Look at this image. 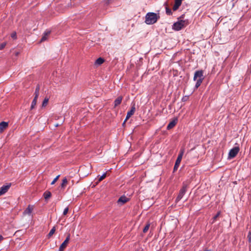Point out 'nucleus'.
Listing matches in <instances>:
<instances>
[{
  "mask_svg": "<svg viewBox=\"0 0 251 251\" xmlns=\"http://www.w3.org/2000/svg\"><path fill=\"white\" fill-rule=\"evenodd\" d=\"M145 18V23L147 24L152 25L157 21L159 16L155 13L149 12L146 14Z\"/></svg>",
  "mask_w": 251,
  "mask_h": 251,
  "instance_id": "f257e3e1",
  "label": "nucleus"
},
{
  "mask_svg": "<svg viewBox=\"0 0 251 251\" xmlns=\"http://www.w3.org/2000/svg\"><path fill=\"white\" fill-rule=\"evenodd\" d=\"M188 186V185L187 183H186L185 182L183 183L182 187L180 190L179 194H178L177 198H176V202L179 201L182 198L183 196L184 195V194H185V193L187 191Z\"/></svg>",
  "mask_w": 251,
  "mask_h": 251,
  "instance_id": "f03ea898",
  "label": "nucleus"
},
{
  "mask_svg": "<svg viewBox=\"0 0 251 251\" xmlns=\"http://www.w3.org/2000/svg\"><path fill=\"white\" fill-rule=\"evenodd\" d=\"M187 25L185 21L180 20L174 24L173 28L177 31H178L183 28Z\"/></svg>",
  "mask_w": 251,
  "mask_h": 251,
  "instance_id": "7ed1b4c3",
  "label": "nucleus"
},
{
  "mask_svg": "<svg viewBox=\"0 0 251 251\" xmlns=\"http://www.w3.org/2000/svg\"><path fill=\"white\" fill-rule=\"evenodd\" d=\"M239 151L238 147H234L231 149L228 153V158H233L235 157Z\"/></svg>",
  "mask_w": 251,
  "mask_h": 251,
  "instance_id": "20e7f679",
  "label": "nucleus"
},
{
  "mask_svg": "<svg viewBox=\"0 0 251 251\" xmlns=\"http://www.w3.org/2000/svg\"><path fill=\"white\" fill-rule=\"evenodd\" d=\"M70 239V234H69L66 237L65 241L62 243V244L60 245L59 249V251H63L64 249L67 247V244L69 243V241Z\"/></svg>",
  "mask_w": 251,
  "mask_h": 251,
  "instance_id": "39448f33",
  "label": "nucleus"
},
{
  "mask_svg": "<svg viewBox=\"0 0 251 251\" xmlns=\"http://www.w3.org/2000/svg\"><path fill=\"white\" fill-rule=\"evenodd\" d=\"M135 111V106H134V105L133 106H132V107H131V108L130 110V111H129L127 112V115H126V119H125V121H124V124H125V122H126V121L127 119H128L130 117H131V116H132V115L134 114V113Z\"/></svg>",
  "mask_w": 251,
  "mask_h": 251,
  "instance_id": "423d86ee",
  "label": "nucleus"
},
{
  "mask_svg": "<svg viewBox=\"0 0 251 251\" xmlns=\"http://www.w3.org/2000/svg\"><path fill=\"white\" fill-rule=\"evenodd\" d=\"M198 78H203V71H197L195 73L194 76V80H196Z\"/></svg>",
  "mask_w": 251,
  "mask_h": 251,
  "instance_id": "0eeeda50",
  "label": "nucleus"
},
{
  "mask_svg": "<svg viewBox=\"0 0 251 251\" xmlns=\"http://www.w3.org/2000/svg\"><path fill=\"white\" fill-rule=\"evenodd\" d=\"M10 184L3 185L0 188V196L4 194L7 192L10 187Z\"/></svg>",
  "mask_w": 251,
  "mask_h": 251,
  "instance_id": "6e6552de",
  "label": "nucleus"
},
{
  "mask_svg": "<svg viewBox=\"0 0 251 251\" xmlns=\"http://www.w3.org/2000/svg\"><path fill=\"white\" fill-rule=\"evenodd\" d=\"M129 201V199L125 196H121L118 200V203L120 204H124Z\"/></svg>",
  "mask_w": 251,
  "mask_h": 251,
  "instance_id": "1a4fd4ad",
  "label": "nucleus"
},
{
  "mask_svg": "<svg viewBox=\"0 0 251 251\" xmlns=\"http://www.w3.org/2000/svg\"><path fill=\"white\" fill-rule=\"evenodd\" d=\"M182 1L180 0H175L174 5L173 7V11L177 10L181 5Z\"/></svg>",
  "mask_w": 251,
  "mask_h": 251,
  "instance_id": "9d476101",
  "label": "nucleus"
},
{
  "mask_svg": "<svg viewBox=\"0 0 251 251\" xmlns=\"http://www.w3.org/2000/svg\"><path fill=\"white\" fill-rule=\"evenodd\" d=\"M8 126V123L2 122L0 123V133H2Z\"/></svg>",
  "mask_w": 251,
  "mask_h": 251,
  "instance_id": "9b49d317",
  "label": "nucleus"
},
{
  "mask_svg": "<svg viewBox=\"0 0 251 251\" xmlns=\"http://www.w3.org/2000/svg\"><path fill=\"white\" fill-rule=\"evenodd\" d=\"M181 159H182V158L180 157V156H177V158L176 160V163H175V166H174V171H175L176 170H177L179 166V164L181 162Z\"/></svg>",
  "mask_w": 251,
  "mask_h": 251,
  "instance_id": "f8f14e48",
  "label": "nucleus"
},
{
  "mask_svg": "<svg viewBox=\"0 0 251 251\" xmlns=\"http://www.w3.org/2000/svg\"><path fill=\"white\" fill-rule=\"evenodd\" d=\"M177 120H173L167 126V129L169 130L173 128L176 124Z\"/></svg>",
  "mask_w": 251,
  "mask_h": 251,
  "instance_id": "ddd939ff",
  "label": "nucleus"
},
{
  "mask_svg": "<svg viewBox=\"0 0 251 251\" xmlns=\"http://www.w3.org/2000/svg\"><path fill=\"white\" fill-rule=\"evenodd\" d=\"M33 210V207L29 205L28 207L25 210L24 213V214L30 215Z\"/></svg>",
  "mask_w": 251,
  "mask_h": 251,
  "instance_id": "4468645a",
  "label": "nucleus"
},
{
  "mask_svg": "<svg viewBox=\"0 0 251 251\" xmlns=\"http://www.w3.org/2000/svg\"><path fill=\"white\" fill-rule=\"evenodd\" d=\"M122 100V97H118L114 101V105L115 107L118 106L119 105Z\"/></svg>",
  "mask_w": 251,
  "mask_h": 251,
  "instance_id": "2eb2a0df",
  "label": "nucleus"
},
{
  "mask_svg": "<svg viewBox=\"0 0 251 251\" xmlns=\"http://www.w3.org/2000/svg\"><path fill=\"white\" fill-rule=\"evenodd\" d=\"M50 31H48L45 32L44 35L41 38V41L44 42L47 39L48 36L50 34Z\"/></svg>",
  "mask_w": 251,
  "mask_h": 251,
  "instance_id": "dca6fc26",
  "label": "nucleus"
},
{
  "mask_svg": "<svg viewBox=\"0 0 251 251\" xmlns=\"http://www.w3.org/2000/svg\"><path fill=\"white\" fill-rule=\"evenodd\" d=\"M104 60L103 58L100 57L98 58L95 61V65H100L104 62Z\"/></svg>",
  "mask_w": 251,
  "mask_h": 251,
  "instance_id": "f3484780",
  "label": "nucleus"
},
{
  "mask_svg": "<svg viewBox=\"0 0 251 251\" xmlns=\"http://www.w3.org/2000/svg\"><path fill=\"white\" fill-rule=\"evenodd\" d=\"M196 80L197 81V82H196V83L195 85V88H198L201 85V83H202L203 78H198Z\"/></svg>",
  "mask_w": 251,
  "mask_h": 251,
  "instance_id": "a211bd4d",
  "label": "nucleus"
},
{
  "mask_svg": "<svg viewBox=\"0 0 251 251\" xmlns=\"http://www.w3.org/2000/svg\"><path fill=\"white\" fill-rule=\"evenodd\" d=\"M39 89H40V87L39 86H38L35 89V93H34L35 97L34 98H35V99H38V96L39 95Z\"/></svg>",
  "mask_w": 251,
  "mask_h": 251,
  "instance_id": "6ab92c4d",
  "label": "nucleus"
},
{
  "mask_svg": "<svg viewBox=\"0 0 251 251\" xmlns=\"http://www.w3.org/2000/svg\"><path fill=\"white\" fill-rule=\"evenodd\" d=\"M55 226H53L51 229L50 230V232L49 233L48 235V238H50L55 232Z\"/></svg>",
  "mask_w": 251,
  "mask_h": 251,
  "instance_id": "aec40b11",
  "label": "nucleus"
},
{
  "mask_svg": "<svg viewBox=\"0 0 251 251\" xmlns=\"http://www.w3.org/2000/svg\"><path fill=\"white\" fill-rule=\"evenodd\" d=\"M49 100V98H45V99L44 100L43 102H42V106L43 107H46L48 103Z\"/></svg>",
  "mask_w": 251,
  "mask_h": 251,
  "instance_id": "412c9836",
  "label": "nucleus"
},
{
  "mask_svg": "<svg viewBox=\"0 0 251 251\" xmlns=\"http://www.w3.org/2000/svg\"><path fill=\"white\" fill-rule=\"evenodd\" d=\"M44 198L47 200L51 197V193L49 191H46L44 194Z\"/></svg>",
  "mask_w": 251,
  "mask_h": 251,
  "instance_id": "4be33fe9",
  "label": "nucleus"
},
{
  "mask_svg": "<svg viewBox=\"0 0 251 251\" xmlns=\"http://www.w3.org/2000/svg\"><path fill=\"white\" fill-rule=\"evenodd\" d=\"M67 182H68V181H67V178H64L62 180V183L61 184V188H64L66 186V184H67Z\"/></svg>",
  "mask_w": 251,
  "mask_h": 251,
  "instance_id": "5701e85b",
  "label": "nucleus"
},
{
  "mask_svg": "<svg viewBox=\"0 0 251 251\" xmlns=\"http://www.w3.org/2000/svg\"><path fill=\"white\" fill-rule=\"evenodd\" d=\"M37 101V99H35V98H34V99L32 100V103H31V107H30L31 109H33L34 108L36 104Z\"/></svg>",
  "mask_w": 251,
  "mask_h": 251,
  "instance_id": "b1692460",
  "label": "nucleus"
},
{
  "mask_svg": "<svg viewBox=\"0 0 251 251\" xmlns=\"http://www.w3.org/2000/svg\"><path fill=\"white\" fill-rule=\"evenodd\" d=\"M166 13L168 15H172V12L171 11V9H170L168 7H166Z\"/></svg>",
  "mask_w": 251,
  "mask_h": 251,
  "instance_id": "393cba45",
  "label": "nucleus"
},
{
  "mask_svg": "<svg viewBox=\"0 0 251 251\" xmlns=\"http://www.w3.org/2000/svg\"><path fill=\"white\" fill-rule=\"evenodd\" d=\"M150 226V224H147L143 229V232H144V233L147 232L149 229Z\"/></svg>",
  "mask_w": 251,
  "mask_h": 251,
  "instance_id": "a878e982",
  "label": "nucleus"
},
{
  "mask_svg": "<svg viewBox=\"0 0 251 251\" xmlns=\"http://www.w3.org/2000/svg\"><path fill=\"white\" fill-rule=\"evenodd\" d=\"M184 151H185V150L184 148H181L178 156H180L181 158H182V156L184 153Z\"/></svg>",
  "mask_w": 251,
  "mask_h": 251,
  "instance_id": "bb28decb",
  "label": "nucleus"
},
{
  "mask_svg": "<svg viewBox=\"0 0 251 251\" xmlns=\"http://www.w3.org/2000/svg\"><path fill=\"white\" fill-rule=\"evenodd\" d=\"M220 214V212H218L216 215H215L213 218V221H212V223L215 222V221H216L217 218L219 216Z\"/></svg>",
  "mask_w": 251,
  "mask_h": 251,
  "instance_id": "cd10ccee",
  "label": "nucleus"
},
{
  "mask_svg": "<svg viewBox=\"0 0 251 251\" xmlns=\"http://www.w3.org/2000/svg\"><path fill=\"white\" fill-rule=\"evenodd\" d=\"M106 176V173H104L101 176H100L99 178V181H101L104 178H105Z\"/></svg>",
  "mask_w": 251,
  "mask_h": 251,
  "instance_id": "c85d7f7f",
  "label": "nucleus"
},
{
  "mask_svg": "<svg viewBox=\"0 0 251 251\" xmlns=\"http://www.w3.org/2000/svg\"><path fill=\"white\" fill-rule=\"evenodd\" d=\"M60 176V175H58L53 180V181L51 182V185H53L56 182V181L58 180V178Z\"/></svg>",
  "mask_w": 251,
  "mask_h": 251,
  "instance_id": "c756f323",
  "label": "nucleus"
},
{
  "mask_svg": "<svg viewBox=\"0 0 251 251\" xmlns=\"http://www.w3.org/2000/svg\"><path fill=\"white\" fill-rule=\"evenodd\" d=\"M11 37L13 39H16L17 38L16 32H13V33H12L11 34Z\"/></svg>",
  "mask_w": 251,
  "mask_h": 251,
  "instance_id": "7c9ffc66",
  "label": "nucleus"
},
{
  "mask_svg": "<svg viewBox=\"0 0 251 251\" xmlns=\"http://www.w3.org/2000/svg\"><path fill=\"white\" fill-rule=\"evenodd\" d=\"M6 45V43H3L0 44V50H1L3 49H4V47H5Z\"/></svg>",
  "mask_w": 251,
  "mask_h": 251,
  "instance_id": "2f4dec72",
  "label": "nucleus"
},
{
  "mask_svg": "<svg viewBox=\"0 0 251 251\" xmlns=\"http://www.w3.org/2000/svg\"><path fill=\"white\" fill-rule=\"evenodd\" d=\"M68 211H69V208H68V207H66V208H65L64 209V211H63V214L64 215H66V214L68 213Z\"/></svg>",
  "mask_w": 251,
  "mask_h": 251,
  "instance_id": "473e14b6",
  "label": "nucleus"
},
{
  "mask_svg": "<svg viewBox=\"0 0 251 251\" xmlns=\"http://www.w3.org/2000/svg\"><path fill=\"white\" fill-rule=\"evenodd\" d=\"M188 99V96H184L182 98V100L183 101H187Z\"/></svg>",
  "mask_w": 251,
  "mask_h": 251,
  "instance_id": "72a5a7b5",
  "label": "nucleus"
},
{
  "mask_svg": "<svg viewBox=\"0 0 251 251\" xmlns=\"http://www.w3.org/2000/svg\"><path fill=\"white\" fill-rule=\"evenodd\" d=\"M3 238L1 235H0V242L3 240Z\"/></svg>",
  "mask_w": 251,
  "mask_h": 251,
  "instance_id": "f704fd0d",
  "label": "nucleus"
},
{
  "mask_svg": "<svg viewBox=\"0 0 251 251\" xmlns=\"http://www.w3.org/2000/svg\"><path fill=\"white\" fill-rule=\"evenodd\" d=\"M204 251H212L211 250H205Z\"/></svg>",
  "mask_w": 251,
  "mask_h": 251,
  "instance_id": "c9c22d12",
  "label": "nucleus"
}]
</instances>
